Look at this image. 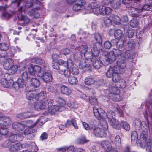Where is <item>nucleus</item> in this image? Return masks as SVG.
<instances>
[{
	"label": "nucleus",
	"instance_id": "de8ad7c7",
	"mask_svg": "<svg viewBox=\"0 0 152 152\" xmlns=\"http://www.w3.org/2000/svg\"><path fill=\"white\" fill-rule=\"evenodd\" d=\"M120 73H116L114 74L113 76L112 77V80L115 83H117L122 79L121 76L118 75Z\"/></svg>",
	"mask_w": 152,
	"mask_h": 152
},
{
	"label": "nucleus",
	"instance_id": "7ed1b4c3",
	"mask_svg": "<svg viewBox=\"0 0 152 152\" xmlns=\"http://www.w3.org/2000/svg\"><path fill=\"white\" fill-rule=\"evenodd\" d=\"M53 102L52 99L49 98L43 101L37 102L34 104V108L38 111L48 109L52 105Z\"/></svg>",
	"mask_w": 152,
	"mask_h": 152
},
{
	"label": "nucleus",
	"instance_id": "a878e982",
	"mask_svg": "<svg viewBox=\"0 0 152 152\" xmlns=\"http://www.w3.org/2000/svg\"><path fill=\"white\" fill-rule=\"evenodd\" d=\"M134 123L135 125L140 127L142 130H144V129L147 127L146 125L145 124V123L144 122H141L140 120L138 118L135 119Z\"/></svg>",
	"mask_w": 152,
	"mask_h": 152
},
{
	"label": "nucleus",
	"instance_id": "5fc2aeb1",
	"mask_svg": "<svg viewBox=\"0 0 152 152\" xmlns=\"http://www.w3.org/2000/svg\"><path fill=\"white\" fill-rule=\"evenodd\" d=\"M35 94L31 91L27 92L26 94V98L28 100H31L35 99Z\"/></svg>",
	"mask_w": 152,
	"mask_h": 152
},
{
	"label": "nucleus",
	"instance_id": "1a4fd4ad",
	"mask_svg": "<svg viewBox=\"0 0 152 152\" xmlns=\"http://www.w3.org/2000/svg\"><path fill=\"white\" fill-rule=\"evenodd\" d=\"M28 72L30 74L34 75L35 74L38 77H41L42 72L41 68L39 66L37 65L31 64L28 67Z\"/></svg>",
	"mask_w": 152,
	"mask_h": 152
},
{
	"label": "nucleus",
	"instance_id": "20e7f679",
	"mask_svg": "<svg viewBox=\"0 0 152 152\" xmlns=\"http://www.w3.org/2000/svg\"><path fill=\"white\" fill-rule=\"evenodd\" d=\"M101 124L104 129L98 127L94 126L93 129V133L96 137H103L106 136V133L105 130L108 129L107 123L106 121H104L101 122Z\"/></svg>",
	"mask_w": 152,
	"mask_h": 152
},
{
	"label": "nucleus",
	"instance_id": "c85d7f7f",
	"mask_svg": "<svg viewBox=\"0 0 152 152\" xmlns=\"http://www.w3.org/2000/svg\"><path fill=\"white\" fill-rule=\"evenodd\" d=\"M95 82V80L91 76H88L86 77L84 80V83L88 86H90L94 84Z\"/></svg>",
	"mask_w": 152,
	"mask_h": 152
},
{
	"label": "nucleus",
	"instance_id": "bf43d9fd",
	"mask_svg": "<svg viewBox=\"0 0 152 152\" xmlns=\"http://www.w3.org/2000/svg\"><path fill=\"white\" fill-rule=\"evenodd\" d=\"M90 104L92 105H95L98 104V102L97 99L94 96H91L89 98Z\"/></svg>",
	"mask_w": 152,
	"mask_h": 152
},
{
	"label": "nucleus",
	"instance_id": "2f4dec72",
	"mask_svg": "<svg viewBox=\"0 0 152 152\" xmlns=\"http://www.w3.org/2000/svg\"><path fill=\"white\" fill-rule=\"evenodd\" d=\"M131 138L132 143L134 145H135L137 142L138 138V134L137 132L133 131L132 132Z\"/></svg>",
	"mask_w": 152,
	"mask_h": 152
},
{
	"label": "nucleus",
	"instance_id": "774afa93",
	"mask_svg": "<svg viewBox=\"0 0 152 152\" xmlns=\"http://www.w3.org/2000/svg\"><path fill=\"white\" fill-rule=\"evenodd\" d=\"M61 106H59L58 105H54L53 108L52 109L51 111V113H54L57 111H61V108L62 107Z\"/></svg>",
	"mask_w": 152,
	"mask_h": 152
},
{
	"label": "nucleus",
	"instance_id": "58836bf2",
	"mask_svg": "<svg viewBox=\"0 0 152 152\" xmlns=\"http://www.w3.org/2000/svg\"><path fill=\"white\" fill-rule=\"evenodd\" d=\"M8 132V130L6 126L0 124V134L1 135H5L7 134Z\"/></svg>",
	"mask_w": 152,
	"mask_h": 152
},
{
	"label": "nucleus",
	"instance_id": "bb28decb",
	"mask_svg": "<svg viewBox=\"0 0 152 152\" xmlns=\"http://www.w3.org/2000/svg\"><path fill=\"white\" fill-rule=\"evenodd\" d=\"M22 147V145L20 143L13 144L11 145L9 149L11 152H17Z\"/></svg>",
	"mask_w": 152,
	"mask_h": 152
},
{
	"label": "nucleus",
	"instance_id": "c03bdc74",
	"mask_svg": "<svg viewBox=\"0 0 152 152\" xmlns=\"http://www.w3.org/2000/svg\"><path fill=\"white\" fill-rule=\"evenodd\" d=\"M113 143L116 147H120L121 146V140L119 135L116 136Z\"/></svg>",
	"mask_w": 152,
	"mask_h": 152
},
{
	"label": "nucleus",
	"instance_id": "4be33fe9",
	"mask_svg": "<svg viewBox=\"0 0 152 152\" xmlns=\"http://www.w3.org/2000/svg\"><path fill=\"white\" fill-rule=\"evenodd\" d=\"M39 8L37 7L30 10L28 12V14L32 18H38L40 16L39 13L37 11Z\"/></svg>",
	"mask_w": 152,
	"mask_h": 152
},
{
	"label": "nucleus",
	"instance_id": "5701e85b",
	"mask_svg": "<svg viewBox=\"0 0 152 152\" xmlns=\"http://www.w3.org/2000/svg\"><path fill=\"white\" fill-rule=\"evenodd\" d=\"M117 68L114 66L110 67L106 73V76L108 78L113 77L114 74L118 73L116 71Z\"/></svg>",
	"mask_w": 152,
	"mask_h": 152
},
{
	"label": "nucleus",
	"instance_id": "f3484780",
	"mask_svg": "<svg viewBox=\"0 0 152 152\" xmlns=\"http://www.w3.org/2000/svg\"><path fill=\"white\" fill-rule=\"evenodd\" d=\"M86 2L84 0H77L73 6V9L75 11H77L83 9Z\"/></svg>",
	"mask_w": 152,
	"mask_h": 152
},
{
	"label": "nucleus",
	"instance_id": "6e6d98bb",
	"mask_svg": "<svg viewBox=\"0 0 152 152\" xmlns=\"http://www.w3.org/2000/svg\"><path fill=\"white\" fill-rule=\"evenodd\" d=\"M56 101L62 107L66 104V101L63 98L61 97L57 98Z\"/></svg>",
	"mask_w": 152,
	"mask_h": 152
},
{
	"label": "nucleus",
	"instance_id": "a211bd4d",
	"mask_svg": "<svg viewBox=\"0 0 152 152\" xmlns=\"http://www.w3.org/2000/svg\"><path fill=\"white\" fill-rule=\"evenodd\" d=\"M81 55L84 56L86 58H88L89 53L88 51V47L86 45H81L77 48Z\"/></svg>",
	"mask_w": 152,
	"mask_h": 152
},
{
	"label": "nucleus",
	"instance_id": "f8f14e48",
	"mask_svg": "<svg viewBox=\"0 0 152 152\" xmlns=\"http://www.w3.org/2000/svg\"><path fill=\"white\" fill-rule=\"evenodd\" d=\"M22 1L23 2V6L27 8L31 7L33 5V0H14L12 2V3L18 7Z\"/></svg>",
	"mask_w": 152,
	"mask_h": 152
},
{
	"label": "nucleus",
	"instance_id": "423d86ee",
	"mask_svg": "<svg viewBox=\"0 0 152 152\" xmlns=\"http://www.w3.org/2000/svg\"><path fill=\"white\" fill-rule=\"evenodd\" d=\"M152 95L151 93L149 96V99L147 101L146 104V108L144 113L145 116L147 118H152Z\"/></svg>",
	"mask_w": 152,
	"mask_h": 152
},
{
	"label": "nucleus",
	"instance_id": "f704fd0d",
	"mask_svg": "<svg viewBox=\"0 0 152 152\" xmlns=\"http://www.w3.org/2000/svg\"><path fill=\"white\" fill-rule=\"evenodd\" d=\"M60 89L62 94L67 95L70 94L72 92V91L70 89L64 86H61Z\"/></svg>",
	"mask_w": 152,
	"mask_h": 152
},
{
	"label": "nucleus",
	"instance_id": "680f3d73",
	"mask_svg": "<svg viewBox=\"0 0 152 152\" xmlns=\"http://www.w3.org/2000/svg\"><path fill=\"white\" fill-rule=\"evenodd\" d=\"M127 44L129 50L133 49L135 45L134 42L132 39H130L128 42Z\"/></svg>",
	"mask_w": 152,
	"mask_h": 152
},
{
	"label": "nucleus",
	"instance_id": "a18cd8bd",
	"mask_svg": "<svg viewBox=\"0 0 152 152\" xmlns=\"http://www.w3.org/2000/svg\"><path fill=\"white\" fill-rule=\"evenodd\" d=\"M23 123L25 124V126L28 128H33L35 125V123L31 120L24 121Z\"/></svg>",
	"mask_w": 152,
	"mask_h": 152
},
{
	"label": "nucleus",
	"instance_id": "39448f33",
	"mask_svg": "<svg viewBox=\"0 0 152 152\" xmlns=\"http://www.w3.org/2000/svg\"><path fill=\"white\" fill-rule=\"evenodd\" d=\"M25 8L23 6H22L18 9V10L17 12V14L18 15V23L22 26H25L30 21V19L28 18L23 15L25 13Z\"/></svg>",
	"mask_w": 152,
	"mask_h": 152
},
{
	"label": "nucleus",
	"instance_id": "3c124183",
	"mask_svg": "<svg viewBox=\"0 0 152 152\" xmlns=\"http://www.w3.org/2000/svg\"><path fill=\"white\" fill-rule=\"evenodd\" d=\"M117 86L115 87L118 88V87H119L121 88H125L126 85V83L125 81L122 79L117 83Z\"/></svg>",
	"mask_w": 152,
	"mask_h": 152
},
{
	"label": "nucleus",
	"instance_id": "0e129e2a",
	"mask_svg": "<svg viewBox=\"0 0 152 152\" xmlns=\"http://www.w3.org/2000/svg\"><path fill=\"white\" fill-rule=\"evenodd\" d=\"M95 38L96 40L98 42V44H100L102 42V39L100 34L98 33L95 34Z\"/></svg>",
	"mask_w": 152,
	"mask_h": 152
},
{
	"label": "nucleus",
	"instance_id": "2eb2a0df",
	"mask_svg": "<svg viewBox=\"0 0 152 152\" xmlns=\"http://www.w3.org/2000/svg\"><path fill=\"white\" fill-rule=\"evenodd\" d=\"M58 63L60 66L59 70L62 69L63 67H64V69H68L69 67H71L72 65V61L70 59H68L67 61L62 59L59 60L58 61Z\"/></svg>",
	"mask_w": 152,
	"mask_h": 152
},
{
	"label": "nucleus",
	"instance_id": "f257e3e1",
	"mask_svg": "<svg viewBox=\"0 0 152 152\" xmlns=\"http://www.w3.org/2000/svg\"><path fill=\"white\" fill-rule=\"evenodd\" d=\"M124 55L122 51L114 49L112 51L104 52L102 55L101 60L105 65H108L115 61L116 58L118 59L124 58Z\"/></svg>",
	"mask_w": 152,
	"mask_h": 152
},
{
	"label": "nucleus",
	"instance_id": "b1692460",
	"mask_svg": "<svg viewBox=\"0 0 152 152\" xmlns=\"http://www.w3.org/2000/svg\"><path fill=\"white\" fill-rule=\"evenodd\" d=\"M47 94L45 91H41L39 94H35V99L37 100L41 101L46 98Z\"/></svg>",
	"mask_w": 152,
	"mask_h": 152
},
{
	"label": "nucleus",
	"instance_id": "864d4df0",
	"mask_svg": "<svg viewBox=\"0 0 152 152\" xmlns=\"http://www.w3.org/2000/svg\"><path fill=\"white\" fill-rule=\"evenodd\" d=\"M68 81L69 83L72 85H75L77 82V80L75 77L74 76H70L68 78Z\"/></svg>",
	"mask_w": 152,
	"mask_h": 152
},
{
	"label": "nucleus",
	"instance_id": "c9c22d12",
	"mask_svg": "<svg viewBox=\"0 0 152 152\" xmlns=\"http://www.w3.org/2000/svg\"><path fill=\"white\" fill-rule=\"evenodd\" d=\"M121 4L120 0H113L111 3V5L114 9H117L120 7Z\"/></svg>",
	"mask_w": 152,
	"mask_h": 152
},
{
	"label": "nucleus",
	"instance_id": "9b49d317",
	"mask_svg": "<svg viewBox=\"0 0 152 152\" xmlns=\"http://www.w3.org/2000/svg\"><path fill=\"white\" fill-rule=\"evenodd\" d=\"M93 112L95 116L98 119H103V118L106 117V113L101 108L94 107Z\"/></svg>",
	"mask_w": 152,
	"mask_h": 152
},
{
	"label": "nucleus",
	"instance_id": "49530a36",
	"mask_svg": "<svg viewBox=\"0 0 152 152\" xmlns=\"http://www.w3.org/2000/svg\"><path fill=\"white\" fill-rule=\"evenodd\" d=\"M133 12L132 15L134 16L137 17L139 15V13L142 11V10L140 9H137V8L133 7L131 10Z\"/></svg>",
	"mask_w": 152,
	"mask_h": 152
},
{
	"label": "nucleus",
	"instance_id": "dca6fc26",
	"mask_svg": "<svg viewBox=\"0 0 152 152\" xmlns=\"http://www.w3.org/2000/svg\"><path fill=\"white\" fill-rule=\"evenodd\" d=\"M87 59L86 60H83L81 61L79 64V67L80 69H83L85 68H88V70H90L91 69V65L90 64V62L89 57L86 58Z\"/></svg>",
	"mask_w": 152,
	"mask_h": 152
},
{
	"label": "nucleus",
	"instance_id": "c756f323",
	"mask_svg": "<svg viewBox=\"0 0 152 152\" xmlns=\"http://www.w3.org/2000/svg\"><path fill=\"white\" fill-rule=\"evenodd\" d=\"M12 84L13 87L15 90L17 89L18 88L22 87L24 86V82L22 81L21 79H18V82H15Z\"/></svg>",
	"mask_w": 152,
	"mask_h": 152
},
{
	"label": "nucleus",
	"instance_id": "e2e57ef3",
	"mask_svg": "<svg viewBox=\"0 0 152 152\" xmlns=\"http://www.w3.org/2000/svg\"><path fill=\"white\" fill-rule=\"evenodd\" d=\"M28 78V74L27 72L25 71L22 73L21 75L22 79H21L22 80V81L24 82V81H26Z\"/></svg>",
	"mask_w": 152,
	"mask_h": 152
},
{
	"label": "nucleus",
	"instance_id": "a19ab883",
	"mask_svg": "<svg viewBox=\"0 0 152 152\" xmlns=\"http://www.w3.org/2000/svg\"><path fill=\"white\" fill-rule=\"evenodd\" d=\"M32 85L34 87H38L40 85V83L39 80L36 78H32L31 81Z\"/></svg>",
	"mask_w": 152,
	"mask_h": 152
},
{
	"label": "nucleus",
	"instance_id": "e433bc0d",
	"mask_svg": "<svg viewBox=\"0 0 152 152\" xmlns=\"http://www.w3.org/2000/svg\"><path fill=\"white\" fill-rule=\"evenodd\" d=\"M110 18L112 20V22H113L116 24H118L120 23V19L118 16L115 15H112L110 16Z\"/></svg>",
	"mask_w": 152,
	"mask_h": 152
},
{
	"label": "nucleus",
	"instance_id": "412c9836",
	"mask_svg": "<svg viewBox=\"0 0 152 152\" xmlns=\"http://www.w3.org/2000/svg\"><path fill=\"white\" fill-rule=\"evenodd\" d=\"M14 64L13 60L11 58H8L6 59L4 62L3 66L5 69L8 70L10 69Z\"/></svg>",
	"mask_w": 152,
	"mask_h": 152
},
{
	"label": "nucleus",
	"instance_id": "052dcab7",
	"mask_svg": "<svg viewBox=\"0 0 152 152\" xmlns=\"http://www.w3.org/2000/svg\"><path fill=\"white\" fill-rule=\"evenodd\" d=\"M83 125L85 129L86 130H89L92 129H93L95 125H94L91 124L90 126L85 122H83Z\"/></svg>",
	"mask_w": 152,
	"mask_h": 152
},
{
	"label": "nucleus",
	"instance_id": "338daca9",
	"mask_svg": "<svg viewBox=\"0 0 152 152\" xmlns=\"http://www.w3.org/2000/svg\"><path fill=\"white\" fill-rule=\"evenodd\" d=\"M121 124L123 128L125 130L129 131L130 129V126L129 124L126 122L122 121Z\"/></svg>",
	"mask_w": 152,
	"mask_h": 152
},
{
	"label": "nucleus",
	"instance_id": "8fccbe9b",
	"mask_svg": "<svg viewBox=\"0 0 152 152\" xmlns=\"http://www.w3.org/2000/svg\"><path fill=\"white\" fill-rule=\"evenodd\" d=\"M18 69V67L17 66L13 64V65L11 66L10 69L8 70L9 71L10 74L12 75L15 74L16 72Z\"/></svg>",
	"mask_w": 152,
	"mask_h": 152
},
{
	"label": "nucleus",
	"instance_id": "69168bd1",
	"mask_svg": "<svg viewBox=\"0 0 152 152\" xmlns=\"http://www.w3.org/2000/svg\"><path fill=\"white\" fill-rule=\"evenodd\" d=\"M115 108L118 114L120 117H123L124 113L123 111L121 110L120 107L118 105L115 106Z\"/></svg>",
	"mask_w": 152,
	"mask_h": 152
},
{
	"label": "nucleus",
	"instance_id": "ea45409f",
	"mask_svg": "<svg viewBox=\"0 0 152 152\" xmlns=\"http://www.w3.org/2000/svg\"><path fill=\"white\" fill-rule=\"evenodd\" d=\"M68 69H70L72 73L74 75H77L79 73L78 69L75 65H74L72 62V65L71 67H69Z\"/></svg>",
	"mask_w": 152,
	"mask_h": 152
},
{
	"label": "nucleus",
	"instance_id": "9d476101",
	"mask_svg": "<svg viewBox=\"0 0 152 152\" xmlns=\"http://www.w3.org/2000/svg\"><path fill=\"white\" fill-rule=\"evenodd\" d=\"M117 68V72L120 74H122L124 72V69L126 66V63L124 58L118 59L116 65L113 66Z\"/></svg>",
	"mask_w": 152,
	"mask_h": 152
},
{
	"label": "nucleus",
	"instance_id": "0eeeda50",
	"mask_svg": "<svg viewBox=\"0 0 152 152\" xmlns=\"http://www.w3.org/2000/svg\"><path fill=\"white\" fill-rule=\"evenodd\" d=\"M88 10L93 11L95 14L102 15L103 6L96 3H92L88 6Z\"/></svg>",
	"mask_w": 152,
	"mask_h": 152
},
{
	"label": "nucleus",
	"instance_id": "13d9d810",
	"mask_svg": "<svg viewBox=\"0 0 152 152\" xmlns=\"http://www.w3.org/2000/svg\"><path fill=\"white\" fill-rule=\"evenodd\" d=\"M139 22L136 19H133L131 20L130 23V26L133 28L137 27L138 25Z\"/></svg>",
	"mask_w": 152,
	"mask_h": 152
},
{
	"label": "nucleus",
	"instance_id": "6ab92c4d",
	"mask_svg": "<svg viewBox=\"0 0 152 152\" xmlns=\"http://www.w3.org/2000/svg\"><path fill=\"white\" fill-rule=\"evenodd\" d=\"M23 136L22 133H19L16 134H12L9 137V140L12 142L20 141L22 140Z\"/></svg>",
	"mask_w": 152,
	"mask_h": 152
},
{
	"label": "nucleus",
	"instance_id": "4c0bfd02",
	"mask_svg": "<svg viewBox=\"0 0 152 152\" xmlns=\"http://www.w3.org/2000/svg\"><path fill=\"white\" fill-rule=\"evenodd\" d=\"M114 36L115 38L118 39H120L123 38V32L121 30L118 29L115 31Z\"/></svg>",
	"mask_w": 152,
	"mask_h": 152
},
{
	"label": "nucleus",
	"instance_id": "393cba45",
	"mask_svg": "<svg viewBox=\"0 0 152 152\" xmlns=\"http://www.w3.org/2000/svg\"><path fill=\"white\" fill-rule=\"evenodd\" d=\"M42 76L39 77H42L43 80L46 82H49L52 81V77L51 73L48 72H46L44 74H42Z\"/></svg>",
	"mask_w": 152,
	"mask_h": 152
},
{
	"label": "nucleus",
	"instance_id": "603ef678",
	"mask_svg": "<svg viewBox=\"0 0 152 152\" xmlns=\"http://www.w3.org/2000/svg\"><path fill=\"white\" fill-rule=\"evenodd\" d=\"M9 47L8 44L5 43H0V50L2 51H6Z\"/></svg>",
	"mask_w": 152,
	"mask_h": 152
},
{
	"label": "nucleus",
	"instance_id": "4d7b16f0",
	"mask_svg": "<svg viewBox=\"0 0 152 152\" xmlns=\"http://www.w3.org/2000/svg\"><path fill=\"white\" fill-rule=\"evenodd\" d=\"M77 141L78 143L82 144L88 141V140L86 139L85 136H83L77 139Z\"/></svg>",
	"mask_w": 152,
	"mask_h": 152
},
{
	"label": "nucleus",
	"instance_id": "37998d69",
	"mask_svg": "<svg viewBox=\"0 0 152 152\" xmlns=\"http://www.w3.org/2000/svg\"><path fill=\"white\" fill-rule=\"evenodd\" d=\"M112 10L111 8L108 7H104L102 15H109L112 12Z\"/></svg>",
	"mask_w": 152,
	"mask_h": 152
},
{
	"label": "nucleus",
	"instance_id": "79ce46f5",
	"mask_svg": "<svg viewBox=\"0 0 152 152\" xmlns=\"http://www.w3.org/2000/svg\"><path fill=\"white\" fill-rule=\"evenodd\" d=\"M69 69H65L59 70L58 71L60 73L63 74H64L65 77H70V70H68Z\"/></svg>",
	"mask_w": 152,
	"mask_h": 152
},
{
	"label": "nucleus",
	"instance_id": "72a5a7b5",
	"mask_svg": "<svg viewBox=\"0 0 152 152\" xmlns=\"http://www.w3.org/2000/svg\"><path fill=\"white\" fill-rule=\"evenodd\" d=\"M106 117L105 118H103V121H105L104 120H105L106 118H107L108 121L115 118V113L113 111H110L107 112V113H106Z\"/></svg>",
	"mask_w": 152,
	"mask_h": 152
},
{
	"label": "nucleus",
	"instance_id": "4468645a",
	"mask_svg": "<svg viewBox=\"0 0 152 152\" xmlns=\"http://www.w3.org/2000/svg\"><path fill=\"white\" fill-rule=\"evenodd\" d=\"M102 56V55L100 56L99 58V60L95 59L92 58L89 60L90 62V64L91 65V66H92L94 67L96 69H99L102 66V65L104 66H107L108 65H105L101 60V58Z\"/></svg>",
	"mask_w": 152,
	"mask_h": 152
},
{
	"label": "nucleus",
	"instance_id": "09e8293b",
	"mask_svg": "<svg viewBox=\"0 0 152 152\" xmlns=\"http://www.w3.org/2000/svg\"><path fill=\"white\" fill-rule=\"evenodd\" d=\"M111 20L110 17L109 18H104L103 20L104 25L106 26H109L111 25Z\"/></svg>",
	"mask_w": 152,
	"mask_h": 152
},
{
	"label": "nucleus",
	"instance_id": "7c9ffc66",
	"mask_svg": "<svg viewBox=\"0 0 152 152\" xmlns=\"http://www.w3.org/2000/svg\"><path fill=\"white\" fill-rule=\"evenodd\" d=\"M72 125L76 129H78V127L76 121L74 119H72L71 120H67L65 124V126L66 127Z\"/></svg>",
	"mask_w": 152,
	"mask_h": 152
},
{
	"label": "nucleus",
	"instance_id": "f03ea898",
	"mask_svg": "<svg viewBox=\"0 0 152 152\" xmlns=\"http://www.w3.org/2000/svg\"><path fill=\"white\" fill-rule=\"evenodd\" d=\"M142 131L140 137L141 141L140 142V146L142 148H145L147 152H152V140L150 138H148V129L146 128Z\"/></svg>",
	"mask_w": 152,
	"mask_h": 152
},
{
	"label": "nucleus",
	"instance_id": "cd10ccee",
	"mask_svg": "<svg viewBox=\"0 0 152 152\" xmlns=\"http://www.w3.org/2000/svg\"><path fill=\"white\" fill-rule=\"evenodd\" d=\"M13 83L12 80H7L5 78H2L1 80L2 86L5 88H8L10 85L12 84Z\"/></svg>",
	"mask_w": 152,
	"mask_h": 152
},
{
	"label": "nucleus",
	"instance_id": "aec40b11",
	"mask_svg": "<svg viewBox=\"0 0 152 152\" xmlns=\"http://www.w3.org/2000/svg\"><path fill=\"white\" fill-rule=\"evenodd\" d=\"M101 145L106 152L110 151L112 149L111 143L108 141H102L101 143Z\"/></svg>",
	"mask_w": 152,
	"mask_h": 152
},
{
	"label": "nucleus",
	"instance_id": "ddd939ff",
	"mask_svg": "<svg viewBox=\"0 0 152 152\" xmlns=\"http://www.w3.org/2000/svg\"><path fill=\"white\" fill-rule=\"evenodd\" d=\"M102 47V45L101 44H96L94 45L93 47H91V52L88 56V57H90V59H91V56H98L100 52V48Z\"/></svg>",
	"mask_w": 152,
	"mask_h": 152
},
{
	"label": "nucleus",
	"instance_id": "6e6552de",
	"mask_svg": "<svg viewBox=\"0 0 152 152\" xmlns=\"http://www.w3.org/2000/svg\"><path fill=\"white\" fill-rule=\"evenodd\" d=\"M109 90L110 92L109 93V96L113 100L115 101H119L122 99V97L119 94L115 93L118 90L116 87L112 86H110Z\"/></svg>",
	"mask_w": 152,
	"mask_h": 152
},
{
	"label": "nucleus",
	"instance_id": "473e14b6",
	"mask_svg": "<svg viewBox=\"0 0 152 152\" xmlns=\"http://www.w3.org/2000/svg\"><path fill=\"white\" fill-rule=\"evenodd\" d=\"M110 125L115 129H117L120 126L118 121L116 120L115 118L108 121Z\"/></svg>",
	"mask_w": 152,
	"mask_h": 152
}]
</instances>
